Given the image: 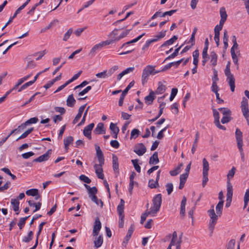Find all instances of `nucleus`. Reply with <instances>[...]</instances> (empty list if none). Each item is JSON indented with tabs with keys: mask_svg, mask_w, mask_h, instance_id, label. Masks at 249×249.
Returning <instances> with one entry per match:
<instances>
[{
	"mask_svg": "<svg viewBox=\"0 0 249 249\" xmlns=\"http://www.w3.org/2000/svg\"><path fill=\"white\" fill-rule=\"evenodd\" d=\"M224 201H220L216 206L215 210L216 214L215 213L213 206H212V209L208 211V213L210 217L209 222V230L211 231V234L213 233L214 226L217 222L218 217H220L222 214Z\"/></svg>",
	"mask_w": 249,
	"mask_h": 249,
	"instance_id": "obj_1",
	"label": "nucleus"
},
{
	"mask_svg": "<svg viewBox=\"0 0 249 249\" xmlns=\"http://www.w3.org/2000/svg\"><path fill=\"white\" fill-rule=\"evenodd\" d=\"M155 67L152 65H148L143 70L142 75V82L143 85L147 83L150 75H154L160 72V71L156 70Z\"/></svg>",
	"mask_w": 249,
	"mask_h": 249,
	"instance_id": "obj_2",
	"label": "nucleus"
},
{
	"mask_svg": "<svg viewBox=\"0 0 249 249\" xmlns=\"http://www.w3.org/2000/svg\"><path fill=\"white\" fill-rule=\"evenodd\" d=\"M124 201L121 199L120 204L118 205L117 211L119 214V227L122 228L124 225Z\"/></svg>",
	"mask_w": 249,
	"mask_h": 249,
	"instance_id": "obj_3",
	"label": "nucleus"
},
{
	"mask_svg": "<svg viewBox=\"0 0 249 249\" xmlns=\"http://www.w3.org/2000/svg\"><path fill=\"white\" fill-rule=\"evenodd\" d=\"M218 110L221 112L223 114V117L221 122L222 124L229 123L232 119L231 117V111L227 107H221Z\"/></svg>",
	"mask_w": 249,
	"mask_h": 249,
	"instance_id": "obj_4",
	"label": "nucleus"
},
{
	"mask_svg": "<svg viewBox=\"0 0 249 249\" xmlns=\"http://www.w3.org/2000/svg\"><path fill=\"white\" fill-rule=\"evenodd\" d=\"M162 202V196L160 194L156 195L152 199V206H151L157 213L160 211Z\"/></svg>",
	"mask_w": 249,
	"mask_h": 249,
	"instance_id": "obj_5",
	"label": "nucleus"
},
{
	"mask_svg": "<svg viewBox=\"0 0 249 249\" xmlns=\"http://www.w3.org/2000/svg\"><path fill=\"white\" fill-rule=\"evenodd\" d=\"M236 168L233 166L231 170H230L227 175V190H228V193L230 194L231 190H233L232 186L230 182V179L232 178L235 173Z\"/></svg>",
	"mask_w": 249,
	"mask_h": 249,
	"instance_id": "obj_6",
	"label": "nucleus"
},
{
	"mask_svg": "<svg viewBox=\"0 0 249 249\" xmlns=\"http://www.w3.org/2000/svg\"><path fill=\"white\" fill-rule=\"evenodd\" d=\"M213 117H214V123L215 125L219 129L224 130H226V127L220 124L219 112L215 109H213Z\"/></svg>",
	"mask_w": 249,
	"mask_h": 249,
	"instance_id": "obj_7",
	"label": "nucleus"
},
{
	"mask_svg": "<svg viewBox=\"0 0 249 249\" xmlns=\"http://www.w3.org/2000/svg\"><path fill=\"white\" fill-rule=\"evenodd\" d=\"M146 151V147L142 143L137 144L134 148V152L140 156L143 155Z\"/></svg>",
	"mask_w": 249,
	"mask_h": 249,
	"instance_id": "obj_8",
	"label": "nucleus"
},
{
	"mask_svg": "<svg viewBox=\"0 0 249 249\" xmlns=\"http://www.w3.org/2000/svg\"><path fill=\"white\" fill-rule=\"evenodd\" d=\"M102 225L99 219L98 218H96L92 232V235L93 236L96 237L98 235L99 232L100 231Z\"/></svg>",
	"mask_w": 249,
	"mask_h": 249,
	"instance_id": "obj_9",
	"label": "nucleus"
},
{
	"mask_svg": "<svg viewBox=\"0 0 249 249\" xmlns=\"http://www.w3.org/2000/svg\"><path fill=\"white\" fill-rule=\"evenodd\" d=\"M52 153V150L49 149L46 153L34 160V162H43L47 161L50 158Z\"/></svg>",
	"mask_w": 249,
	"mask_h": 249,
	"instance_id": "obj_10",
	"label": "nucleus"
},
{
	"mask_svg": "<svg viewBox=\"0 0 249 249\" xmlns=\"http://www.w3.org/2000/svg\"><path fill=\"white\" fill-rule=\"evenodd\" d=\"M94 126V123H91L86 126L83 130V134L85 136L87 137L89 139H91V133L93 127Z\"/></svg>",
	"mask_w": 249,
	"mask_h": 249,
	"instance_id": "obj_11",
	"label": "nucleus"
},
{
	"mask_svg": "<svg viewBox=\"0 0 249 249\" xmlns=\"http://www.w3.org/2000/svg\"><path fill=\"white\" fill-rule=\"evenodd\" d=\"M94 168L97 177L100 179H103L104 175L103 174V169L101 164H95L94 166Z\"/></svg>",
	"mask_w": 249,
	"mask_h": 249,
	"instance_id": "obj_12",
	"label": "nucleus"
},
{
	"mask_svg": "<svg viewBox=\"0 0 249 249\" xmlns=\"http://www.w3.org/2000/svg\"><path fill=\"white\" fill-rule=\"evenodd\" d=\"M159 103H160V106H159L160 110H159V113L157 115V116L155 117L154 118L148 120V121L149 122H155L158 118H159L160 117V116L163 113V109H164V108L165 107L166 103L165 102H163V101H161V102H159Z\"/></svg>",
	"mask_w": 249,
	"mask_h": 249,
	"instance_id": "obj_13",
	"label": "nucleus"
},
{
	"mask_svg": "<svg viewBox=\"0 0 249 249\" xmlns=\"http://www.w3.org/2000/svg\"><path fill=\"white\" fill-rule=\"evenodd\" d=\"M235 137L238 146H243L242 132L239 128H236L235 131Z\"/></svg>",
	"mask_w": 249,
	"mask_h": 249,
	"instance_id": "obj_14",
	"label": "nucleus"
},
{
	"mask_svg": "<svg viewBox=\"0 0 249 249\" xmlns=\"http://www.w3.org/2000/svg\"><path fill=\"white\" fill-rule=\"evenodd\" d=\"M155 92L152 90H150L149 94L144 98L145 102L148 105H151L155 99Z\"/></svg>",
	"mask_w": 249,
	"mask_h": 249,
	"instance_id": "obj_15",
	"label": "nucleus"
},
{
	"mask_svg": "<svg viewBox=\"0 0 249 249\" xmlns=\"http://www.w3.org/2000/svg\"><path fill=\"white\" fill-rule=\"evenodd\" d=\"M84 185L88 191L89 196L90 198H92L93 196H96L97 193V189L96 187H90L89 185L86 184Z\"/></svg>",
	"mask_w": 249,
	"mask_h": 249,
	"instance_id": "obj_16",
	"label": "nucleus"
},
{
	"mask_svg": "<svg viewBox=\"0 0 249 249\" xmlns=\"http://www.w3.org/2000/svg\"><path fill=\"white\" fill-rule=\"evenodd\" d=\"M11 203L13 208V210L16 212V214L19 213V202L18 199L12 198L11 200Z\"/></svg>",
	"mask_w": 249,
	"mask_h": 249,
	"instance_id": "obj_17",
	"label": "nucleus"
},
{
	"mask_svg": "<svg viewBox=\"0 0 249 249\" xmlns=\"http://www.w3.org/2000/svg\"><path fill=\"white\" fill-rule=\"evenodd\" d=\"M242 113L249 112L248 100L245 97H243L241 102V106Z\"/></svg>",
	"mask_w": 249,
	"mask_h": 249,
	"instance_id": "obj_18",
	"label": "nucleus"
},
{
	"mask_svg": "<svg viewBox=\"0 0 249 249\" xmlns=\"http://www.w3.org/2000/svg\"><path fill=\"white\" fill-rule=\"evenodd\" d=\"M94 132L97 134H105L106 132L103 123H99L94 129Z\"/></svg>",
	"mask_w": 249,
	"mask_h": 249,
	"instance_id": "obj_19",
	"label": "nucleus"
},
{
	"mask_svg": "<svg viewBox=\"0 0 249 249\" xmlns=\"http://www.w3.org/2000/svg\"><path fill=\"white\" fill-rule=\"evenodd\" d=\"M102 48L103 47L100 43L95 45L90 50L89 55L91 56H94L96 52L101 50Z\"/></svg>",
	"mask_w": 249,
	"mask_h": 249,
	"instance_id": "obj_20",
	"label": "nucleus"
},
{
	"mask_svg": "<svg viewBox=\"0 0 249 249\" xmlns=\"http://www.w3.org/2000/svg\"><path fill=\"white\" fill-rule=\"evenodd\" d=\"M227 81L230 86L231 91L233 92L235 89V79L233 75L227 77Z\"/></svg>",
	"mask_w": 249,
	"mask_h": 249,
	"instance_id": "obj_21",
	"label": "nucleus"
},
{
	"mask_svg": "<svg viewBox=\"0 0 249 249\" xmlns=\"http://www.w3.org/2000/svg\"><path fill=\"white\" fill-rule=\"evenodd\" d=\"M135 226L133 224H132L130 227H129L126 235L124 237L125 240H126V244H127L128 241L130 239L131 235L134 231Z\"/></svg>",
	"mask_w": 249,
	"mask_h": 249,
	"instance_id": "obj_22",
	"label": "nucleus"
},
{
	"mask_svg": "<svg viewBox=\"0 0 249 249\" xmlns=\"http://www.w3.org/2000/svg\"><path fill=\"white\" fill-rule=\"evenodd\" d=\"M159 162L158 152H155L150 158L149 163L150 164H157Z\"/></svg>",
	"mask_w": 249,
	"mask_h": 249,
	"instance_id": "obj_23",
	"label": "nucleus"
},
{
	"mask_svg": "<svg viewBox=\"0 0 249 249\" xmlns=\"http://www.w3.org/2000/svg\"><path fill=\"white\" fill-rule=\"evenodd\" d=\"M66 102L67 105L69 107H73L74 106L76 100L74 98L73 94H71L68 96Z\"/></svg>",
	"mask_w": 249,
	"mask_h": 249,
	"instance_id": "obj_24",
	"label": "nucleus"
},
{
	"mask_svg": "<svg viewBox=\"0 0 249 249\" xmlns=\"http://www.w3.org/2000/svg\"><path fill=\"white\" fill-rule=\"evenodd\" d=\"M183 164L182 163H180L178 164V165L175 168V169L170 171V174L172 176H175L178 174L180 172L181 168L183 167Z\"/></svg>",
	"mask_w": 249,
	"mask_h": 249,
	"instance_id": "obj_25",
	"label": "nucleus"
},
{
	"mask_svg": "<svg viewBox=\"0 0 249 249\" xmlns=\"http://www.w3.org/2000/svg\"><path fill=\"white\" fill-rule=\"evenodd\" d=\"M188 176L187 174H182L180 176V183L178 187L179 189H182L184 186L186 179Z\"/></svg>",
	"mask_w": 249,
	"mask_h": 249,
	"instance_id": "obj_26",
	"label": "nucleus"
},
{
	"mask_svg": "<svg viewBox=\"0 0 249 249\" xmlns=\"http://www.w3.org/2000/svg\"><path fill=\"white\" fill-rule=\"evenodd\" d=\"M211 63L212 65L215 66L217 64V55L214 52H212L210 53Z\"/></svg>",
	"mask_w": 249,
	"mask_h": 249,
	"instance_id": "obj_27",
	"label": "nucleus"
},
{
	"mask_svg": "<svg viewBox=\"0 0 249 249\" xmlns=\"http://www.w3.org/2000/svg\"><path fill=\"white\" fill-rule=\"evenodd\" d=\"M177 39H178V36H174L171 38L166 41L164 43H163L161 45L160 47L162 48V47H165L167 46L171 45L173 44L174 43V42L176 40H177Z\"/></svg>",
	"mask_w": 249,
	"mask_h": 249,
	"instance_id": "obj_28",
	"label": "nucleus"
},
{
	"mask_svg": "<svg viewBox=\"0 0 249 249\" xmlns=\"http://www.w3.org/2000/svg\"><path fill=\"white\" fill-rule=\"evenodd\" d=\"M228 32L225 30L223 35V43H224V50L226 51L228 47Z\"/></svg>",
	"mask_w": 249,
	"mask_h": 249,
	"instance_id": "obj_29",
	"label": "nucleus"
},
{
	"mask_svg": "<svg viewBox=\"0 0 249 249\" xmlns=\"http://www.w3.org/2000/svg\"><path fill=\"white\" fill-rule=\"evenodd\" d=\"M199 138V133H198V132H197L196 133V134L195 139L194 142L193 146H192V148L191 149V152H192V154H194L196 150V147L197 146V142L198 141Z\"/></svg>",
	"mask_w": 249,
	"mask_h": 249,
	"instance_id": "obj_30",
	"label": "nucleus"
},
{
	"mask_svg": "<svg viewBox=\"0 0 249 249\" xmlns=\"http://www.w3.org/2000/svg\"><path fill=\"white\" fill-rule=\"evenodd\" d=\"M118 159L116 156L113 155L112 157V167L114 171H118L119 170V163Z\"/></svg>",
	"mask_w": 249,
	"mask_h": 249,
	"instance_id": "obj_31",
	"label": "nucleus"
},
{
	"mask_svg": "<svg viewBox=\"0 0 249 249\" xmlns=\"http://www.w3.org/2000/svg\"><path fill=\"white\" fill-rule=\"evenodd\" d=\"M73 141V138L71 136H69L64 140L65 149L67 151L69 149V145Z\"/></svg>",
	"mask_w": 249,
	"mask_h": 249,
	"instance_id": "obj_32",
	"label": "nucleus"
},
{
	"mask_svg": "<svg viewBox=\"0 0 249 249\" xmlns=\"http://www.w3.org/2000/svg\"><path fill=\"white\" fill-rule=\"evenodd\" d=\"M166 32L167 31L165 30L163 32H160L158 35H157L155 36L154 38L151 39V40L153 42H155L158 41L159 39L163 38L165 36Z\"/></svg>",
	"mask_w": 249,
	"mask_h": 249,
	"instance_id": "obj_33",
	"label": "nucleus"
},
{
	"mask_svg": "<svg viewBox=\"0 0 249 249\" xmlns=\"http://www.w3.org/2000/svg\"><path fill=\"white\" fill-rule=\"evenodd\" d=\"M165 86L163 85L161 82H159L158 83V87L155 92V94H161L165 91Z\"/></svg>",
	"mask_w": 249,
	"mask_h": 249,
	"instance_id": "obj_34",
	"label": "nucleus"
},
{
	"mask_svg": "<svg viewBox=\"0 0 249 249\" xmlns=\"http://www.w3.org/2000/svg\"><path fill=\"white\" fill-rule=\"evenodd\" d=\"M103 243V238L102 235H99L94 241V247L98 248L100 247Z\"/></svg>",
	"mask_w": 249,
	"mask_h": 249,
	"instance_id": "obj_35",
	"label": "nucleus"
},
{
	"mask_svg": "<svg viewBox=\"0 0 249 249\" xmlns=\"http://www.w3.org/2000/svg\"><path fill=\"white\" fill-rule=\"evenodd\" d=\"M208 50L206 49V48H203L202 55V65L204 66L206 64V63L207 62L208 58H209L208 57V54L207 53Z\"/></svg>",
	"mask_w": 249,
	"mask_h": 249,
	"instance_id": "obj_36",
	"label": "nucleus"
},
{
	"mask_svg": "<svg viewBox=\"0 0 249 249\" xmlns=\"http://www.w3.org/2000/svg\"><path fill=\"white\" fill-rule=\"evenodd\" d=\"M34 233L32 231H30L28 235L24 236L22 238V242L25 243H29L31 241L33 237Z\"/></svg>",
	"mask_w": 249,
	"mask_h": 249,
	"instance_id": "obj_37",
	"label": "nucleus"
},
{
	"mask_svg": "<svg viewBox=\"0 0 249 249\" xmlns=\"http://www.w3.org/2000/svg\"><path fill=\"white\" fill-rule=\"evenodd\" d=\"M227 190V202L226 203L225 206L226 207H229L230 206L231 203V202L232 196V195H233V190H231V193H230V194L228 193V190Z\"/></svg>",
	"mask_w": 249,
	"mask_h": 249,
	"instance_id": "obj_38",
	"label": "nucleus"
},
{
	"mask_svg": "<svg viewBox=\"0 0 249 249\" xmlns=\"http://www.w3.org/2000/svg\"><path fill=\"white\" fill-rule=\"evenodd\" d=\"M26 128L25 125L23 123L19 125L17 128L12 130V133L18 134L21 132Z\"/></svg>",
	"mask_w": 249,
	"mask_h": 249,
	"instance_id": "obj_39",
	"label": "nucleus"
},
{
	"mask_svg": "<svg viewBox=\"0 0 249 249\" xmlns=\"http://www.w3.org/2000/svg\"><path fill=\"white\" fill-rule=\"evenodd\" d=\"M203 172L208 173L209 170V164L205 158L203 159Z\"/></svg>",
	"mask_w": 249,
	"mask_h": 249,
	"instance_id": "obj_40",
	"label": "nucleus"
},
{
	"mask_svg": "<svg viewBox=\"0 0 249 249\" xmlns=\"http://www.w3.org/2000/svg\"><path fill=\"white\" fill-rule=\"evenodd\" d=\"M38 190L37 189H31L26 191V194L29 196H36L38 195Z\"/></svg>",
	"mask_w": 249,
	"mask_h": 249,
	"instance_id": "obj_41",
	"label": "nucleus"
},
{
	"mask_svg": "<svg viewBox=\"0 0 249 249\" xmlns=\"http://www.w3.org/2000/svg\"><path fill=\"white\" fill-rule=\"evenodd\" d=\"M182 46V45L179 47L178 48H177L175 50L173 53H172L171 54H170L169 56H168L165 59V61L172 59L175 58L176 56H177L178 54V52L179 50L180 49L181 47Z\"/></svg>",
	"mask_w": 249,
	"mask_h": 249,
	"instance_id": "obj_42",
	"label": "nucleus"
},
{
	"mask_svg": "<svg viewBox=\"0 0 249 249\" xmlns=\"http://www.w3.org/2000/svg\"><path fill=\"white\" fill-rule=\"evenodd\" d=\"M30 217V216H26L25 217H22L19 219V222L18 223V226L19 229L20 230L22 229L23 228L26 220Z\"/></svg>",
	"mask_w": 249,
	"mask_h": 249,
	"instance_id": "obj_43",
	"label": "nucleus"
},
{
	"mask_svg": "<svg viewBox=\"0 0 249 249\" xmlns=\"http://www.w3.org/2000/svg\"><path fill=\"white\" fill-rule=\"evenodd\" d=\"M109 128L112 133H118L119 132V128L116 125V124L111 123L109 126Z\"/></svg>",
	"mask_w": 249,
	"mask_h": 249,
	"instance_id": "obj_44",
	"label": "nucleus"
},
{
	"mask_svg": "<svg viewBox=\"0 0 249 249\" xmlns=\"http://www.w3.org/2000/svg\"><path fill=\"white\" fill-rule=\"evenodd\" d=\"M131 29H128L123 32L118 36L115 38V40H119L125 37L129 33Z\"/></svg>",
	"mask_w": 249,
	"mask_h": 249,
	"instance_id": "obj_45",
	"label": "nucleus"
},
{
	"mask_svg": "<svg viewBox=\"0 0 249 249\" xmlns=\"http://www.w3.org/2000/svg\"><path fill=\"white\" fill-rule=\"evenodd\" d=\"M38 121V119L37 117H33L31 118L30 119L28 120L27 121H26L23 124L26 127L27 125L32 124H36Z\"/></svg>",
	"mask_w": 249,
	"mask_h": 249,
	"instance_id": "obj_46",
	"label": "nucleus"
},
{
	"mask_svg": "<svg viewBox=\"0 0 249 249\" xmlns=\"http://www.w3.org/2000/svg\"><path fill=\"white\" fill-rule=\"evenodd\" d=\"M139 160L138 159L132 160L131 162L135 168V169L138 173L141 172V167L138 164Z\"/></svg>",
	"mask_w": 249,
	"mask_h": 249,
	"instance_id": "obj_47",
	"label": "nucleus"
},
{
	"mask_svg": "<svg viewBox=\"0 0 249 249\" xmlns=\"http://www.w3.org/2000/svg\"><path fill=\"white\" fill-rule=\"evenodd\" d=\"M197 29L195 27L193 31V33L191 35V38L188 42V43H191L192 46H193L195 45V35L196 34V33L197 32Z\"/></svg>",
	"mask_w": 249,
	"mask_h": 249,
	"instance_id": "obj_48",
	"label": "nucleus"
},
{
	"mask_svg": "<svg viewBox=\"0 0 249 249\" xmlns=\"http://www.w3.org/2000/svg\"><path fill=\"white\" fill-rule=\"evenodd\" d=\"M154 210V209L153 208L151 207L149 211L146 210L145 212L142 214L146 217H147L149 215H151L152 216H155L156 215L157 212L156 211H153Z\"/></svg>",
	"mask_w": 249,
	"mask_h": 249,
	"instance_id": "obj_49",
	"label": "nucleus"
},
{
	"mask_svg": "<svg viewBox=\"0 0 249 249\" xmlns=\"http://www.w3.org/2000/svg\"><path fill=\"white\" fill-rule=\"evenodd\" d=\"M140 133V131L138 129H133L131 132L130 139H136L138 137Z\"/></svg>",
	"mask_w": 249,
	"mask_h": 249,
	"instance_id": "obj_50",
	"label": "nucleus"
},
{
	"mask_svg": "<svg viewBox=\"0 0 249 249\" xmlns=\"http://www.w3.org/2000/svg\"><path fill=\"white\" fill-rule=\"evenodd\" d=\"M220 15L221 18H222L225 20H227V14L225 9V8L222 7L220 9Z\"/></svg>",
	"mask_w": 249,
	"mask_h": 249,
	"instance_id": "obj_51",
	"label": "nucleus"
},
{
	"mask_svg": "<svg viewBox=\"0 0 249 249\" xmlns=\"http://www.w3.org/2000/svg\"><path fill=\"white\" fill-rule=\"evenodd\" d=\"M89 106L87 108L86 110L85 111L83 118H82L81 122L78 124V125H77L78 126H80V125H82L83 124H84L85 121H86V118L87 115L88 114V111L89 110Z\"/></svg>",
	"mask_w": 249,
	"mask_h": 249,
	"instance_id": "obj_52",
	"label": "nucleus"
},
{
	"mask_svg": "<svg viewBox=\"0 0 249 249\" xmlns=\"http://www.w3.org/2000/svg\"><path fill=\"white\" fill-rule=\"evenodd\" d=\"M73 30L72 28H70L68 31L65 34L63 40L65 41H66L68 40V39L71 36Z\"/></svg>",
	"mask_w": 249,
	"mask_h": 249,
	"instance_id": "obj_53",
	"label": "nucleus"
},
{
	"mask_svg": "<svg viewBox=\"0 0 249 249\" xmlns=\"http://www.w3.org/2000/svg\"><path fill=\"white\" fill-rule=\"evenodd\" d=\"M91 200L95 203L97 205H99L100 204L101 207H102L103 206V202L101 199H98L96 196H94L92 198H90Z\"/></svg>",
	"mask_w": 249,
	"mask_h": 249,
	"instance_id": "obj_54",
	"label": "nucleus"
},
{
	"mask_svg": "<svg viewBox=\"0 0 249 249\" xmlns=\"http://www.w3.org/2000/svg\"><path fill=\"white\" fill-rule=\"evenodd\" d=\"M46 53V50H44L42 51H40L35 53L34 55V56H38L36 58V60H38L40 59Z\"/></svg>",
	"mask_w": 249,
	"mask_h": 249,
	"instance_id": "obj_55",
	"label": "nucleus"
},
{
	"mask_svg": "<svg viewBox=\"0 0 249 249\" xmlns=\"http://www.w3.org/2000/svg\"><path fill=\"white\" fill-rule=\"evenodd\" d=\"M33 84V82L29 81L24 84H23L22 86L20 87V88L18 89V91L20 92L22 90L25 89L27 88L28 87L32 85Z\"/></svg>",
	"mask_w": 249,
	"mask_h": 249,
	"instance_id": "obj_56",
	"label": "nucleus"
},
{
	"mask_svg": "<svg viewBox=\"0 0 249 249\" xmlns=\"http://www.w3.org/2000/svg\"><path fill=\"white\" fill-rule=\"evenodd\" d=\"M95 75L97 78H106L108 77L107 75V71H104L102 72L97 73Z\"/></svg>",
	"mask_w": 249,
	"mask_h": 249,
	"instance_id": "obj_57",
	"label": "nucleus"
},
{
	"mask_svg": "<svg viewBox=\"0 0 249 249\" xmlns=\"http://www.w3.org/2000/svg\"><path fill=\"white\" fill-rule=\"evenodd\" d=\"M148 186L151 189L156 188L159 186V183H156V181L151 179L149 180Z\"/></svg>",
	"mask_w": 249,
	"mask_h": 249,
	"instance_id": "obj_58",
	"label": "nucleus"
},
{
	"mask_svg": "<svg viewBox=\"0 0 249 249\" xmlns=\"http://www.w3.org/2000/svg\"><path fill=\"white\" fill-rule=\"evenodd\" d=\"M231 57L233 60V63L238 66V58H237V56L235 53V50H232L231 52Z\"/></svg>",
	"mask_w": 249,
	"mask_h": 249,
	"instance_id": "obj_59",
	"label": "nucleus"
},
{
	"mask_svg": "<svg viewBox=\"0 0 249 249\" xmlns=\"http://www.w3.org/2000/svg\"><path fill=\"white\" fill-rule=\"evenodd\" d=\"M225 74L227 77H229L231 75H233L230 71V63L228 62L226 65V69L225 70Z\"/></svg>",
	"mask_w": 249,
	"mask_h": 249,
	"instance_id": "obj_60",
	"label": "nucleus"
},
{
	"mask_svg": "<svg viewBox=\"0 0 249 249\" xmlns=\"http://www.w3.org/2000/svg\"><path fill=\"white\" fill-rule=\"evenodd\" d=\"M79 179L83 182L89 184L91 182V180L85 175H81L79 177Z\"/></svg>",
	"mask_w": 249,
	"mask_h": 249,
	"instance_id": "obj_61",
	"label": "nucleus"
},
{
	"mask_svg": "<svg viewBox=\"0 0 249 249\" xmlns=\"http://www.w3.org/2000/svg\"><path fill=\"white\" fill-rule=\"evenodd\" d=\"M166 188L168 195H170L173 192V185L172 183H168L166 185Z\"/></svg>",
	"mask_w": 249,
	"mask_h": 249,
	"instance_id": "obj_62",
	"label": "nucleus"
},
{
	"mask_svg": "<svg viewBox=\"0 0 249 249\" xmlns=\"http://www.w3.org/2000/svg\"><path fill=\"white\" fill-rule=\"evenodd\" d=\"M235 245V240L231 239L228 243L227 249H234Z\"/></svg>",
	"mask_w": 249,
	"mask_h": 249,
	"instance_id": "obj_63",
	"label": "nucleus"
},
{
	"mask_svg": "<svg viewBox=\"0 0 249 249\" xmlns=\"http://www.w3.org/2000/svg\"><path fill=\"white\" fill-rule=\"evenodd\" d=\"M118 67L117 66H114L107 71V75L108 77L110 76L114 72L117 70Z\"/></svg>",
	"mask_w": 249,
	"mask_h": 249,
	"instance_id": "obj_64",
	"label": "nucleus"
}]
</instances>
